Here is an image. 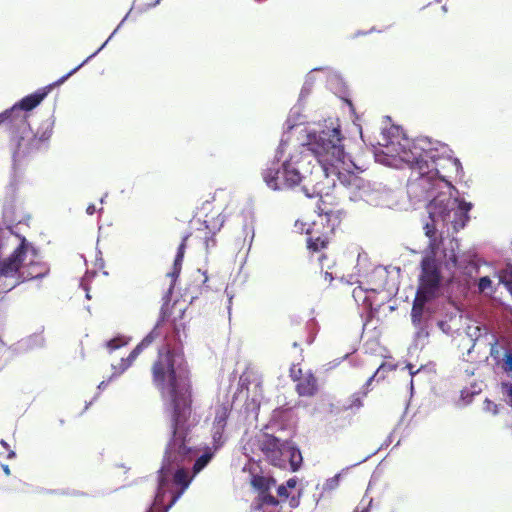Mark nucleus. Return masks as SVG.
<instances>
[{
  "label": "nucleus",
  "instance_id": "nucleus-1",
  "mask_svg": "<svg viewBox=\"0 0 512 512\" xmlns=\"http://www.w3.org/2000/svg\"><path fill=\"white\" fill-rule=\"evenodd\" d=\"M182 354L170 346L158 350L151 366L152 383L169 401L172 437L166 448V456L181 461L189 452L186 437L198 423L193 413L192 383L189 373L181 368Z\"/></svg>",
  "mask_w": 512,
  "mask_h": 512
},
{
  "label": "nucleus",
  "instance_id": "nucleus-2",
  "mask_svg": "<svg viewBox=\"0 0 512 512\" xmlns=\"http://www.w3.org/2000/svg\"><path fill=\"white\" fill-rule=\"evenodd\" d=\"M275 158L282 161L280 167H269L262 172L263 180L273 190L292 189L303 184V190L313 194L325 193L333 188L321 165L314 162L309 148L300 144L293 148L287 142H281Z\"/></svg>",
  "mask_w": 512,
  "mask_h": 512
},
{
  "label": "nucleus",
  "instance_id": "nucleus-3",
  "mask_svg": "<svg viewBox=\"0 0 512 512\" xmlns=\"http://www.w3.org/2000/svg\"><path fill=\"white\" fill-rule=\"evenodd\" d=\"M429 145L425 139L413 141L409 150L403 152L402 160L418 174L416 180L420 186L425 187L434 178L450 184L448 178L451 175L444 174L442 170L448 168L450 173L457 174L461 169L460 161L451 157H439L433 149L428 148Z\"/></svg>",
  "mask_w": 512,
  "mask_h": 512
},
{
  "label": "nucleus",
  "instance_id": "nucleus-4",
  "mask_svg": "<svg viewBox=\"0 0 512 512\" xmlns=\"http://www.w3.org/2000/svg\"><path fill=\"white\" fill-rule=\"evenodd\" d=\"M18 124L3 123L9 135V148L15 167L31 161L45 146L52 135V125L46 121L33 132L30 124L17 118Z\"/></svg>",
  "mask_w": 512,
  "mask_h": 512
},
{
  "label": "nucleus",
  "instance_id": "nucleus-5",
  "mask_svg": "<svg viewBox=\"0 0 512 512\" xmlns=\"http://www.w3.org/2000/svg\"><path fill=\"white\" fill-rule=\"evenodd\" d=\"M308 142L303 143L314 155V162L321 165L329 180L333 181L339 165H345L343 136L339 128H328L309 134Z\"/></svg>",
  "mask_w": 512,
  "mask_h": 512
},
{
  "label": "nucleus",
  "instance_id": "nucleus-6",
  "mask_svg": "<svg viewBox=\"0 0 512 512\" xmlns=\"http://www.w3.org/2000/svg\"><path fill=\"white\" fill-rule=\"evenodd\" d=\"M259 450L265 461L279 469L296 472L301 468L303 457L301 451L292 441H282L274 435L264 434L258 441Z\"/></svg>",
  "mask_w": 512,
  "mask_h": 512
},
{
  "label": "nucleus",
  "instance_id": "nucleus-7",
  "mask_svg": "<svg viewBox=\"0 0 512 512\" xmlns=\"http://www.w3.org/2000/svg\"><path fill=\"white\" fill-rule=\"evenodd\" d=\"M338 226L339 224L324 221L323 218H316L311 223L297 220L294 224L297 232L306 234L307 250L311 255H317L321 267H323V262L327 260L325 250L332 243Z\"/></svg>",
  "mask_w": 512,
  "mask_h": 512
},
{
  "label": "nucleus",
  "instance_id": "nucleus-8",
  "mask_svg": "<svg viewBox=\"0 0 512 512\" xmlns=\"http://www.w3.org/2000/svg\"><path fill=\"white\" fill-rule=\"evenodd\" d=\"M29 245L25 238L14 251L0 258V294L7 293L21 284V269L23 261L27 258Z\"/></svg>",
  "mask_w": 512,
  "mask_h": 512
},
{
  "label": "nucleus",
  "instance_id": "nucleus-9",
  "mask_svg": "<svg viewBox=\"0 0 512 512\" xmlns=\"http://www.w3.org/2000/svg\"><path fill=\"white\" fill-rule=\"evenodd\" d=\"M53 85H49L38 89L32 94H29L22 98L19 102L15 103L11 108L6 109L0 113V126L3 123L18 124L17 118L24 119L26 123H29L28 112L37 107L44 98L48 95Z\"/></svg>",
  "mask_w": 512,
  "mask_h": 512
},
{
  "label": "nucleus",
  "instance_id": "nucleus-10",
  "mask_svg": "<svg viewBox=\"0 0 512 512\" xmlns=\"http://www.w3.org/2000/svg\"><path fill=\"white\" fill-rule=\"evenodd\" d=\"M441 279L440 266L435 257L433 255L423 257L417 292L434 298L440 287Z\"/></svg>",
  "mask_w": 512,
  "mask_h": 512
},
{
  "label": "nucleus",
  "instance_id": "nucleus-11",
  "mask_svg": "<svg viewBox=\"0 0 512 512\" xmlns=\"http://www.w3.org/2000/svg\"><path fill=\"white\" fill-rule=\"evenodd\" d=\"M251 485L257 491V508L261 509L265 506L277 507L280 504L272 493L271 489L276 485V479L271 476L253 475Z\"/></svg>",
  "mask_w": 512,
  "mask_h": 512
},
{
  "label": "nucleus",
  "instance_id": "nucleus-12",
  "mask_svg": "<svg viewBox=\"0 0 512 512\" xmlns=\"http://www.w3.org/2000/svg\"><path fill=\"white\" fill-rule=\"evenodd\" d=\"M290 378L296 383L295 390L300 397H313L318 392V381L311 370L303 371L293 364L289 370Z\"/></svg>",
  "mask_w": 512,
  "mask_h": 512
},
{
  "label": "nucleus",
  "instance_id": "nucleus-13",
  "mask_svg": "<svg viewBox=\"0 0 512 512\" xmlns=\"http://www.w3.org/2000/svg\"><path fill=\"white\" fill-rule=\"evenodd\" d=\"M330 190L325 193L313 194L312 191L306 192L308 197L319 196V200L316 205V211L318 213L317 218H323L324 221H330L335 224L341 222V209L339 208L338 202L335 197L329 194Z\"/></svg>",
  "mask_w": 512,
  "mask_h": 512
},
{
  "label": "nucleus",
  "instance_id": "nucleus-14",
  "mask_svg": "<svg viewBox=\"0 0 512 512\" xmlns=\"http://www.w3.org/2000/svg\"><path fill=\"white\" fill-rule=\"evenodd\" d=\"M224 223L221 215L209 216L199 223V227L195 231V237L202 241L206 251L216 246L215 235L220 231Z\"/></svg>",
  "mask_w": 512,
  "mask_h": 512
},
{
  "label": "nucleus",
  "instance_id": "nucleus-15",
  "mask_svg": "<svg viewBox=\"0 0 512 512\" xmlns=\"http://www.w3.org/2000/svg\"><path fill=\"white\" fill-rule=\"evenodd\" d=\"M345 165H339L333 176V188L338 180L343 186L353 190L360 191L368 187V182L357 173L350 171Z\"/></svg>",
  "mask_w": 512,
  "mask_h": 512
},
{
  "label": "nucleus",
  "instance_id": "nucleus-16",
  "mask_svg": "<svg viewBox=\"0 0 512 512\" xmlns=\"http://www.w3.org/2000/svg\"><path fill=\"white\" fill-rule=\"evenodd\" d=\"M49 273V267L46 263L31 258L28 262L23 261L21 269V283L43 278Z\"/></svg>",
  "mask_w": 512,
  "mask_h": 512
},
{
  "label": "nucleus",
  "instance_id": "nucleus-17",
  "mask_svg": "<svg viewBox=\"0 0 512 512\" xmlns=\"http://www.w3.org/2000/svg\"><path fill=\"white\" fill-rule=\"evenodd\" d=\"M165 319V313H162L161 319L157 322L155 327L150 331V333L143 338V340L130 352L129 356L126 360L122 359L123 362V370L127 369L132 362L138 357V355L143 351V349L147 348L152 342L158 339L161 336L159 331L160 323Z\"/></svg>",
  "mask_w": 512,
  "mask_h": 512
},
{
  "label": "nucleus",
  "instance_id": "nucleus-18",
  "mask_svg": "<svg viewBox=\"0 0 512 512\" xmlns=\"http://www.w3.org/2000/svg\"><path fill=\"white\" fill-rule=\"evenodd\" d=\"M428 211L430 218L432 219L433 222H436L438 219L442 220L443 222L450 221L451 210L448 209L447 206L442 207L440 202H438L437 200H433L430 203V205L428 206ZM424 228L425 233L429 238L435 236L436 227L434 223H427Z\"/></svg>",
  "mask_w": 512,
  "mask_h": 512
},
{
  "label": "nucleus",
  "instance_id": "nucleus-19",
  "mask_svg": "<svg viewBox=\"0 0 512 512\" xmlns=\"http://www.w3.org/2000/svg\"><path fill=\"white\" fill-rule=\"evenodd\" d=\"M431 299V297L416 292L411 310V319L414 325H419L421 323L424 306L426 302L430 301Z\"/></svg>",
  "mask_w": 512,
  "mask_h": 512
},
{
  "label": "nucleus",
  "instance_id": "nucleus-20",
  "mask_svg": "<svg viewBox=\"0 0 512 512\" xmlns=\"http://www.w3.org/2000/svg\"><path fill=\"white\" fill-rule=\"evenodd\" d=\"M484 337L490 338L488 344L490 345L489 355L496 364H500L504 354L502 353L503 346L499 345V338L495 334H489L487 329L484 328Z\"/></svg>",
  "mask_w": 512,
  "mask_h": 512
},
{
  "label": "nucleus",
  "instance_id": "nucleus-21",
  "mask_svg": "<svg viewBox=\"0 0 512 512\" xmlns=\"http://www.w3.org/2000/svg\"><path fill=\"white\" fill-rule=\"evenodd\" d=\"M191 236H193V233L184 235L182 238V241L177 249V253H176V256L174 259V264H173V273H172L173 276H178L181 272L182 262L184 259L186 246H187V241Z\"/></svg>",
  "mask_w": 512,
  "mask_h": 512
},
{
  "label": "nucleus",
  "instance_id": "nucleus-22",
  "mask_svg": "<svg viewBox=\"0 0 512 512\" xmlns=\"http://www.w3.org/2000/svg\"><path fill=\"white\" fill-rule=\"evenodd\" d=\"M230 415V408L227 404H221L216 408L213 426L219 427L220 430H225L227 420Z\"/></svg>",
  "mask_w": 512,
  "mask_h": 512
},
{
  "label": "nucleus",
  "instance_id": "nucleus-23",
  "mask_svg": "<svg viewBox=\"0 0 512 512\" xmlns=\"http://www.w3.org/2000/svg\"><path fill=\"white\" fill-rule=\"evenodd\" d=\"M173 482L176 485L181 486V490L178 495L173 497L172 503H174L181 493H183L184 490H186L191 482V477H189L188 472L184 468L178 469L174 476H173Z\"/></svg>",
  "mask_w": 512,
  "mask_h": 512
},
{
  "label": "nucleus",
  "instance_id": "nucleus-24",
  "mask_svg": "<svg viewBox=\"0 0 512 512\" xmlns=\"http://www.w3.org/2000/svg\"><path fill=\"white\" fill-rule=\"evenodd\" d=\"M471 207V203L461 202L459 204V211H455L454 215L460 214L461 223H458V221L455 219L451 220V222L453 223V227L455 229H458V227L462 228L465 225V222L469 219L468 212L471 209Z\"/></svg>",
  "mask_w": 512,
  "mask_h": 512
},
{
  "label": "nucleus",
  "instance_id": "nucleus-25",
  "mask_svg": "<svg viewBox=\"0 0 512 512\" xmlns=\"http://www.w3.org/2000/svg\"><path fill=\"white\" fill-rule=\"evenodd\" d=\"M500 282L505 285L512 295V265H507L499 274Z\"/></svg>",
  "mask_w": 512,
  "mask_h": 512
},
{
  "label": "nucleus",
  "instance_id": "nucleus-26",
  "mask_svg": "<svg viewBox=\"0 0 512 512\" xmlns=\"http://www.w3.org/2000/svg\"><path fill=\"white\" fill-rule=\"evenodd\" d=\"M213 457L212 452H205L199 458L196 459L193 465V474L199 473L206 465L211 461Z\"/></svg>",
  "mask_w": 512,
  "mask_h": 512
},
{
  "label": "nucleus",
  "instance_id": "nucleus-27",
  "mask_svg": "<svg viewBox=\"0 0 512 512\" xmlns=\"http://www.w3.org/2000/svg\"><path fill=\"white\" fill-rule=\"evenodd\" d=\"M367 395V392H363L362 394L360 393H354L351 397H350V403L345 406L346 409H353V408H357L359 409L360 407H362L363 405V402H362V399L363 397H365Z\"/></svg>",
  "mask_w": 512,
  "mask_h": 512
},
{
  "label": "nucleus",
  "instance_id": "nucleus-28",
  "mask_svg": "<svg viewBox=\"0 0 512 512\" xmlns=\"http://www.w3.org/2000/svg\"><path fill=\"white\" fill-rule=\"evenodd\" d=\"M224 431L225 430H220L219 427L213 426L212 438H213V444H214L215 449H218L219 447H221L223 445V443H224V440H223Z\"/></svg>",
  "mask_w": 512,
  "mask_h": 512
},
{
  "label": "nucleus",
  "instance_id": "nucleus-29",
  "mask_svg": "<svg viewBox=\"0 0 512 512\" xmlns=\"http://www.w3.org/2000/svg\"><path fill=\"white\" fill-rule=\"evenodd\" d=\"M502 369L506 373H512V352L506 351L502 359Z\"/></svg>",
  "mask_w": 512,
  "mask_h": 512
},
{
  "label": "nucleus",
  "instance_id": "nucleus-30",
  "mask_svg": "<svg viewBox=\"0 0 512 512\" xmlns=\"http://www.w3.org/2000/svg\"><path fill=\"white\" fill-rule=\"evenodd\" d=\"M386 369V365L385 364H381L378 369L374 372V374L372 376H370L368 378V380L366 381V384L365 386L368 387L371 385L372 381L377 378L378 380L379 379H383L385 376H384V371Z\"/></svg>",
  "mask_w": 512,
  "mask_h": 512
},
{
  "label": "nucleus",
  "instance_id": "nucleus-31",
  "mask_svg": "<svg viewBox=\"0 0 512 512\" xmlns=\"http://www.w3.org/2000/svg\"><path fill=\"white\" fill-rule=\"evenodd\" d=\"M277 496L276 498L280 500V503L286 501L290 496L287 486L284 484L279 485L277 487Z\"/></svg>",
  "mask_w": 512,
  "mask_h": 512
},
{
  "label": "nucleus",
  "instance_id": "nucleus-32",
  "mask_svg": "<svg viewBox=\"0 0 512 512\" xmlns=\"http://www.w3.org/2000/svg\"><path fill=\"white\" fill-rule=\"evenodd\" d=\"M125 344V341L121 337H116L111 340H109L106 343V347L110 349L111 351L116 350L120 347H122Z\"/></svg>",
  "mask_w": 512,
  "mask_h": 512
},
{
  "label": "nucleus",
  "instance_id": "nucleus-33",
  "mask_svg": "<svg viewBox=\"0 0 512 512\" xmlns=\"http://www.w3.org/2000/svg\"><path fill=\"white\" fill-rule=\"evenodd\" d=\"M492 285V281L488 276L481 277L478 282V288L480 292H484L486 289L490 288Z\"/></svg>",
  "mask_w": 512,
  "mask_h": 512
},
{
  "label": "nucleus",
  "instance_id": "nucleus-34",
  "mask_svg": "<svg viewBox=\"0 0 512 512\" xmlns=\"http://www.w3.org/2000/svg\"><path fill=\"white\" fill-rule=\"evenodd\" d=\"M86 63V61H83L80 65H78L76 68L72 69L70 72H68L66 75H64L62 78L57 80L53 85H60L64 81H66L72 74H74L81 66H83Z\"/></svg>",
  "mask_w": 512,
  "mask_h": 512
},
{
  "label": "nucleus",
  "instance_id": "nucleus-35",
  "mask_svg": "<svg viewBox=\"0 0 512 512\" xmlns=\"http://www.w3.org/2000/svg\"><path fill=\"white\" fill-rule=\"evenodd\" d=\"M372 500L368 504L360 503L357 505L352 512H371Z\"/></svg>",
  "mask_w": 512,
  "mask_h": 512
},
{
  "label": "nucleus",
  "instance_id": "nucleus-36",
  "mask_svg": "<svg viewBox=\"0 0 512 512\" xmlns=\"http://www.w3.org/2000/svg\"><path fill=\"white\" fill-rule=\"evenodd\" d=\"M503 388L505 389L506 395L509 398V405L512 407V384L511 383H504Z\"/></svg>",
  "mask_w": 512,
  "mask_h": 512
},
{
  "label": "nucleus",
  "instance_id": "nucleus-37",
  "mask_svg": "<svg viewBox=\"0 0 512 512\" xmlns=\"http://www.w3.org/2000/svg\"><path fill=\"white\" fill-rule=\"evenodd\" d=\"M285 486H287L288 489H293L297 485V479L295 477L288 479L285 483Z\"/></svg>",
  "mask_w": 512,
  "mask_h": 512
},
{
  "label": "nucleus",
  "instance_id": "nucleus-38",
  "mask_svg": "<svg viewBox=\"0 0 512 512\" xmlns=\"http://www.w3.org/2000/svg\"><path fill=\"white\" fill-rule=\"evenodd\" d=\"M299 503H300V500H299V496L298 497H295V496H292L289 500V506L291 508H296L299 506Z\"/></svg>",
  "mask_w": 512,
  "mask_h": 512
},
{
  "label": "nucleus",
  "instance_id": "nucleus-39",
  "mask_svg": "<svg viewBox=\"0 0 512 512\" xmlns=\"http://www.w3.org/2000/svg\"><path fill=\"white\" fill-rule=\"evenodd\" d=\"M323 275L325 280L328 281L329 283L333 280L332 273L325 271Z\"/></svg>",
  "mask_w": 512,
  "mask_h": 512
},
{
  "label": "nucleus",
  "instance_id": "nucleus-40",
  "mask_svg": "<svg viewBox=\"0 0 512 512\" xmlns=\"http://www.w3.org/2000/svg\"><path fill=\"white\" fill-rule=\"evenodd\" d=\"M86 211H87V213H88V214H90V215L94 214V212H95V206H94V205H89V206L87 207Z\"/></svg>",
  "mask_w": 512,
  "mask_h": 512
},
{
  "label": "nucleus",
  "instance_id": "nucleus-41",
  "mask_svg": "<svg viewBox=\"0 0 512 512\" xmlns=\"http://www.w3.org/2000/svg\"><path fill=\"white\" fill-rule=\"evenodd\" d=\"M3 471L4 473L9 476L10 475V469H9V466L8 465H3Z\"/></svg>",
  "mask_w": 512,
  "mask_h": 512
},
{
  "label": "nucleus",
  "instance_id": "nucleus-42",
  "mask_svg": "<svg viewBox=\"0 0 512 512\" xmlns=\"http://www.w3.org/2000/svg\"><path fill=\"white\" fill-rule=\"evenodd\" d=\"M477 330L479 331V334L477 335L476 339H475V342L476 341H479L482 337V334H481V328L480 327H477Z\"/></svg>",
  "mask_w": 512,
  "mask_h": 512
},
{
  "label": "nucleus",
  "instance_id": "nucleus-43",
  "mask_svg": "<svg viewBox=\"0 0 512 512\" xmlns=\"http://www.w3.org/2000/svg\"><path fill=\"white\" fill-rule=\"evenodd\" d=\"M497 412H498V411H497V405H494L493 413H494V414H497Z\"/></svg>",
  "mask_w": 512,
  "mask_h": 512
},
{
  "label": "nucleus",
  "instance_id": "nucleus-44",
  "mask_svg": "<svg viewBox=\"0 0 512 512\" xmlns=\"http://www.w3.org/2000/svg\"><path fill=\"white\" fill-rule=\"evenodd\" d=\"M104 385H105V382L103 381V382H101V383L99 384V388L104 387Z\"/></svg>",
  "mask_w": 512,
  "mask_h": 512
},
{
  "label": "nucleus",
  "instance_id": "nucleus-45",
  "mask_svg": "<svg viewBox=\"0 0 512 512\" xmlns=\"http://www.w3.org/2000/svg\"><path fill=\"white\" fill-rule=\"evenodd\" d=\"M94 56H95V53H92V54H91V56H90V58H91V57H94ZM88 59H89V57H88L85 61L87 62V60H88Z\"/></svg>",
  "mask_w": 512,
  "mask_h": 512
},
{
  "label": "nucleus",
  "instance_id": "nucleus-46",
  "mask_svg": "<svg viewBox=\"0 0 512 512\" xmlns=\"http://www.w3.org/2000/svg\"><path fill=\"white\" fill-rule=\"evenodd\" d=\"M94 56H95V53H92V54H91V56H90V58H91V57H94ZM88 59H89V57H88L85 61L87 62V60H88Z\"/></svg>",
  "mask_w": 512,
  "mask_h": 512
},
{
  "label": "nucleus",
  "instance_id": "nucleus-47",
  "mask_svg": "<svg viewBox=\"0 0 512 512\" xmlns=\"http://www.w3.org/2000/svg\"><path fill=\"white\" fill-rule=\"evenodd\" d=\"M293 346H294V347H297V346H298L297 342H294V343H293Z\"/></svg>",
  "mask_w": 512,
  "mask_h": 512
}]
</instances>
